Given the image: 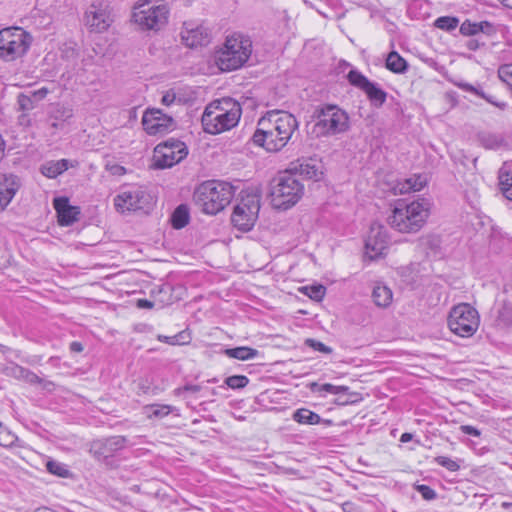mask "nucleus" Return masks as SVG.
<instances>
[{"label": "nucleus", "instance_id": "nucleus-27", "mask_svg": "<svg viewBox=\"0 0 512 512\" xmlns=\"http://www.w3.org/2000/svg\"><path fill=\"white\" fill-rule=\"evenodd\" d=\"M372 299L376 306L386 308L392 303L393 293L389 287L377 284L373 288Z\"/></svg>", "mask_w": 512, "mask_h": 512}, {"label": "nucleus", "instance_id": "nucleus-31", "mask_svg": "<svg viewBox=\"0 0 512 512\" xmlns=\"http://www.w3.org/2000/svg\"><path fill=\"white\" fill-rule=\"evenodd\" d=\"M292 419L299 424L306 425H316L321 422V417L317 413L306 408L297 409L293 413Z\"/></svg>", "mask_w": 512, "mask_h": 512}, {"label": "nucleus", "instance_id": "nucleus-10", "mask_svg": "<svg viewBox=\"0 0 512 512\" xmlns=\"http://www.w3.org/2000/svg\"><path fill=\"white\" fill-rule=\"evenodd\" d=\"M187 156V148L183 142L167 141L158 144L154 149L153 165L158 169L170 168Z\"/></svg>", "mask_w": 512, "mask_h": 512}, {"label": "nucleus", "instance_id": "nucleus-5", "mask_svg": "<svg viewBox=\"0 0 512 512\" xmlns=\"http://www.w3.org/2000/svg\"><path fill=\"white\" fill-rule=\"evenodd\" d=\"M241 116L240 105L230 98L211 102L202 115L203 128H234Z\"/></svg>", "mask_w": 512, "mask_h": 512}, {"label": "nucleus", "instance_id": "nucleus-56", "mask_svg": "<svg viewBox=\"0 0 512 512\" xmlns=\"http://www.w3.org/2000/svg\"><path fill=\"white\" fill-rule=\"evenodd\" d=\"M137 305L140 308H152L153 307V303L151 301H149V300H146V299L138 300Z\"/></svg>", "mask_w": 512, "mask_h": 512}, {"label": "nucleus", "instance_id": "nucleus-30", "mask_svg": "<svg viewBox=\"0 0 512 512\" xmlns=\"http://www.w3.org/2000/svg\"><path fill=\"white\" fill-rule=\"evenodd\" d=\"M68 169V161L61 159L57 161H48L42 164L41 173L48 178H56Z\"/></svg>", "mask_w": 512, "mask_h": 512}, {"label": "nucleus", "instance_id": "nucleus-28", "mask_svg": "<svg viewBox=\"0 0 512 512\" xmlns=\"http://www.w3.org/2000/svg\"><path fill=\"white\" fill-rule=\"evenodd\" d=\"M494 31L492 24L487 21L472 23L465 21L460 26V32L465 36L478 35L480 32L490 34Z\"/></svg>", "mask_w": 512, "mask_h": 512}, {"label": "nucleus", "instance_id": "nucleus-35", "mask_svg": "<svg viewBox=\"0 0 512 512\" xmlns=\"http://www.w3.org/2000/svg\"><path fill=\"white\" fill-rule=\"evenodd\" d=\"M386 67L395 73H402L406 70L407 64L397 52L393 51L388 54L386 59Z\"/></svg>", "mask_w": 512, "mask_h": 512}, {"label": "nucleus", "instance_id": "nucleus-29", "mask_svg": "<svg viewBox=\"0 0 512 512\" xmlns=\"http://www.w3.org/2000/svg\"><path fill=\"white\" fill-rule=\"evenodd\" d=\"M499 181L503 195L512 201V170L509 164L504 163L500 168Z\"/></svg>", "mask_w": 512, "mask_h": 512}, {"label": "nucleus", "instance_id": "nucleus-64", "mask_svg": "<svg viewBox=\"0 0 512 512\" xmlns=\"http://www.w3.org/2000/svg\"><path fill=\"white\" fill-rule=\"evenodd\" d=\"M157 130H149V135H152L154 134V132H156Z\"/></svg>", "mask_w": 512, "mask_h": 512}, {"label": "nucleus", "instance_id": "nucleus-16", "mask_svg": "<svg viewBox=\"0 0 512 512\" xmlns=\"http://www.w3.org/2000/svg\"><path fill=\"white\" fill-rule=\"evenodd\" d=\"M287 169L294 175L299 174L314 181H321L325 174V166L322 160L316 157L298 159L291 162Z\"/></svg>", "mask_w": 512, "mask_h": 512}, {"label": "nucleus", "instance_id": "nucleus-8", "mask_svg": "<svg viewBox=\"0 0 512 512\" xmlns=\"http://www.w3.org/2000/svg\"><path fill=\"white\" fill-rule=\"evenodd\" d=\"M27 34L21 28H5L0 31V58L13 61L29 47Z\"/></svg>", "mask_w": 512, "mask_h": 512}, {"label": "nucleus", "instance_id": "nucleus-23", "mask_svg": "<svg viewBox=\"0 0 512 512\" xmlns=\"http://www.w3.org/2000/svg\"><path fill=\"white\" fill-rule=\"evenodd\" d=\"M54 208L58 215V222L61 226H69L78 220L79 208L71 206L67 198L54 199Z\"/></svg>", "mask_w": 512, "mask_h": 512}, {"label": "nucleus", "instance_id": "nucleus-6", "mask_svg": "<svg viewBox=\"0 0 512 512\" xmlns=\"http://www.w3.org/2000/svg\"><path fill=\"white\" fill-rule=\"evenodd\" d=\"M479 314L467 303L454 306L448 317L449 329L460 337H471L479 327Z\"/></svg>", "mask_w": 512, "mask_h": 512}, {"label": "nucleus", "instance_id": "nucleus-20", "mask_svg": "<svg viewBox=\"0 0 512 512\" xmlns=\"http://www.w3.org/2000/svg\"><path fill=\"white\" fill-rule=\"evenodd\" d=\"M21 187V180L12 173H0V212L4 211Z\"/></svg>", "mask_w": 512, "mask_h": 512}, {"label": "nucleus", "instance_id": "nucleus-11", "mask_svg": "<svg viewBox=\"0 0 512 512\" xmlns=\"http://www.w3.org/2000/svg\"><path fill=\"white\" fill-rule=\"evenodd\" d=\"M150 202V194L140 187L122 191L114 198L115 208L121 213L146 210Z\"/></svg>", "mask_w": 512, "mask_h": 512}, {"label": "nucleus", "instance_id": "nucleus-21", "mask_svg": "<svg viewBox=\"0 0 512 512\" xmlns=\"http://www.w3.org/2000/svg\"><path fill=\"white\" fill-rule=\"evenodd\" d=\"M428 183V176L424 173L413 174L395 181L391 187L394 195H403L421 191Z\"/></svg>", "mask_w": 512, "mask_h": 512}, {"label": "nucleus", "instance_id": "nucleus-17", "mask_svg": "<svg viewBox=\"0 0 512 512\" xmlns=\"http://www.w3.org/2000/svg\"><path fill=\"white\" fill-rule=\"evenodd\" d=\"M315 128H343L348 123V114L336 105H326L317 110Z\"/></svg>", "mask_w": 512, "mask_h": 512}, {"label": "nucleus", "instance_id": "nucleus-61", "mask_svg": "<svg viewBox=\"0 0 512 512\" xmlns=\"http://www.w3.org/2000/svg\"><path fill=\"white\" fill-rule=\"evenodd\" d=\"M504 6L512 9V0H499Z\"/></svg>", "mask_w": 512, "mask_h": 512}, {"label": "nucleus", "instance_id": "nucleus-46", "mask_svg": "<svg viewBox=\"0 0 512 512\" xmlns=\"http://www.w3.org/2000/svg\"><path fill=\"white\" fill-rule=\"evenodd\" d=\"M319 391H324L330 394H340V393H346L348 391V387L346 386H336L330 383H326L321 385Z\"/></svg>", "mask_w": 512, "mask_h": 512}, {"label": "nucleus", "instance_id": "nucleus-59", "mask_svg": "<svg viewBox=\"0 0 512 512\" xmlns=\"http://www.w3.org/2000/svg\"><path fill=\"white\" fill-rule=\"evenodd\" d=\"M4 150H5V142H4L3 138H2V136L0 135V160L4 156Z\"/></svg>", "mask_w": 512, "mask_h": 512}, {"label": "nucleus", "instance_id": "nucleus-13", "mask_svg": "<svg viewBox=\"0 0 512 512\" xmlns=\"http://www.w3.org/2000/svg\"><path fill=\"white\" fill-rule=\"evenodd\" d=\"M292 134L293 130H255L252 140L267 152H278L287 145Z\"/></svg>", "mask_w": 512, "mask_h": 512}, {"label": "nucleus", "instance_id": "nucleus-45", "mask_svg": "<svg viewBox=\"0 0 512 512\" xmlns=\"http://www.w3.org/2000/svg\"><path fill=\"white\" fill-rule=\"evenodd\" d=\"M499 78L512 87V64L502 65L498 70Z\"/></svg>", "mask_w": 512, "mask_h": 512}, {"label": "nucleus", "instance_id": "nucleus-26", "mask_svg": "<svg viewBox=\"0 0 512 512\" xmlns=\"http://www.w3.org/2000/svg\"><path fill=\"white\" fill-rule=\"evenodd\" d=\"M457 86L465 92H469L475 96L485 99L487 102L491 103L492 105H494L502 110L505 109L507 106V104L505 102L499 101V100L495 99V97H493L489 94H486L482 90L480 85H472V84H469L466 82H459V83H457Z\"/></svg>", "mask_w": 512, "mask_h": 512}, {"label": "nucleus", "instance_id": "nucleus-47", "mask_svg": "<svg viewBox=\"0 0 512 512\" xmlns=\"http://www.w3.org/2000/svg\"><path fill=\"white\" fill-rule=\"evenodd\" d=\"M416 489L422 495V497L426 500H433L437 496L436 492L427 485H424V484L418 485L416 487Z\"/></svg>", "mask_w": 512, "mask_h": 512}, {"label": "nucleus", "instance_id": "nucleus-4", "mask_svg": "<svg viewBox=\"0 0 512 512\" xmlns=\"http://www.w3.org/2000/svg\"><path fill=\"white\" fill-rule=\"evenodd\" d=\"M252 52L249 38L234 34L227 37L223 48L215 56V62L221 71H233L242 67Z\"/></svg>", "mask_w": 512, "mask_h": 512}, {"label": "nucleus", "instance_id": "nucleus-49", "mask_svg": "<svg viewBox=\"0 0 512 512\" xmlns=\"http://www.w3.org/2000/svg\"><path fill=\"white\" fill-rule=\"evenodd\" d=\"M15 436L9 431H0V446H8L13 443Z\"/></svg>", "mask_w": 512, "mask_h": 512}, {"label": "nucleus", "instance_id": "nucleus-33", "mask_svg": "<svg viewBox=\"0 0 512 512\" xmlns=\"http://www.w3.org/2000/svg\"><path fill=\"white\" fill-rule=\"evenodd\" d=\"M189 222V209L186 205H179L171 216V224L175 229L185 227Z\"/></svg>", "mask_w": 512, "mask_h": 512}, {"label": "nucleus", "instance_id": "nucleus-22", "mask_svg": "<svg viewBox=\"0 0 512 512\" xmlns=\"http://www.w3.org/2000/svg\"><path fill=\"white\" fill-rule=\"evenodd\" d=\"M259 126H273V128H297L298 123L295 117L283 110L268 111L258 121Z\"/></svg>", "mask_w": 512, "mask_h": 512}, {"label": "nucleus", "instance_id": "nucleus-52", "mask_svg": "<svg viewBox=\"0 0 512 512\" xmlns=\"http://www.w3.org/2000/svg\"><path fill=\"white\" fill-rule=\"evenodd\" d=\"M48 92H49L48 89L43 87V88H41L39 90L32 91V92H29V93L33 97L34 101L36 103H38L39 101H41L42 99H44L46 97Z\"/></svg>", "mask_w": 512, "mask_h": 512}, {"label": "nucleus", "instance_id": "nucleus-7", "mask_svg": "<svg viewBox=\"0 0 512 512\" xmlns=\"http://www.w3.org/2000/svg\"><path fill=\"white\" fill-rule=\"evenodd\" d=\"M260 197L257 194H246L242 196L234 207L231 221L240 231H250L259 214Z\"/></svg>", "mask_w": 512, "mask_h": 512}, {"label": "nucleus", "instance_id": "nucleus-62", "mask_svg": "<svg viewBox=\"0 0 512 512\" xmlns=\"http://www.w3.org/2000/svg\"><path fill=\"white\" fill-rule=\"evenodd\" d=\"M205 131L212 135H217V134L223 132L224 130L217 129V130H205Z\"/></svg>", "mask_w": 512, "mask_h": 512}, {"label": "nucleus", "instance_id": "nucleus-44", "mask_svg": "<svg viewBox=\"0 0 512 512\" xmlns=\"http://www.w3.org/2000/svg\"><path fill=\"white\" fill-rule=\"evenodd\" d=\"M305 344L312 348L313 350L315 351H318V352H321V353H324V354H330L332 353V348L325 345L324 343L318 341V340H315V339H311V338H308L305 340Z\"/></svg>", "mask_w": 512, "mask_h": 512}, {"label": "nucleus", "instance_id": "nucleus-12", "mask_svg": "<svg viewBox=\"0 0 512 512\" xmlns=\"http://www.w3.org/2000/svg\"><path fill=\"white\" fill-rule=\"evenodd\" d=\"M84 22L92 32L106 31L112 23L109 5L101 0L91 3L85 12Z\"/></svg>", "mask_w": 512, "mask_h": 512}, {"label": "nucleus", "instance_id": "nucleus-14", "mask_svg": "<svg viewBox=\"0 0 512 512\" xmlns=\"http://www.w3.org/2000/svg\"><path fill=\"white\" fill-rule=\"evenodd\" d=\"M347 78L351 85L359 88L367 95L374 106L381 107L385 103L387 93L359 71L351 70Z\"/></svg>", "mask_w": 512, "mask_h": 512}, {"label": "nucleus", "instance_id": "nucleus-25", "mask_svg": "<svg viewBox=\"0 0 512 512\" xmlns=\"http://www.w3.org/2000/svg\"><path fill=\"white\" fill-rule=\"evenodd\" d=\"M478 139L486 149H500L507 146V141L502 133L493 130H481Z\"/></svg>", "mask_w": 512, "mask_h": 512}, {"label": "nucleus", "instance_id": "nucleus-37", "mask_svg": "<svg viewBox=\"0 0 512 512\" xmlns=\"http://www.w3.org/2000/svg\"><path fill=\"white\" fill-rule=\"evenodd\" d=\"M459 24V20L456 17L442 16L435 20L434 25L445 31L454 30Z\"/></svg>", "mask_w": 512, "mask_h": 512}, {"label": "nucleus", "instance_id": "nucleus-63", "mask_svg": "<svg viewBox=\"0 0 512 512\" xmlns=\"http://www.w3.org/2000/svg\"><path fill=\"white\" fill-rule=\"evenodd\" d=\"M438 242H439V241H438V239H437V238L427 239V243H431V244H434V243H435V245H436V244H438Z\"/></svg>", "mask_w": 512, "mask_h": 512}, {"label": "nucleus", "instance_id": "nucleus-60", "mask_svg": "<svg viewBox=\"0 0 512 512\" xmlns=\"http://www.w3.org/2000/svg\"><path fill=\"white\" fill-rule=\"evenodd\" d=\"M34 512H56L48 507H40L34 510Z\"/></svg>", "mask_w": 512, "mask_h": 512}, {"label": "nucleus", "instance_id": "nucleus-53", "mask_svg": "<svg viewBox=\"0 0 512 512\" xmlns=\"http://www.w3.org/2000/svg\"><path fill=\"white\" fill-rule=\"evenodd\" d=\"M460 430L465 434L472 435L475 437H479L481 435V432L477 428L470 425H462L460 427Z\"/></svg>", "mask_w": 512, "mask_h": 512}, {"label": "nucleus", "instance_id": "nucleus-51", "mask_svg": "<svg viewBox=\"0 0 512 512\" xmlns=\"http://www.w3.org/2000/svg\"><path fill=\"white\" fill-rule=\"evenodd\" d=\"M176 100V93L173 90L166 91L161 99V103L166 106H170Z\"/></svg>", "mask_w": 512, "mask_h": 512}, {"label": "nucleus", "instance_id": "nucleus-18", "mask_svg": "<svg viewBox=\"0 0 512 512\" xmlns=\"http://www.w3.org/2000/svg\"><path fill=\"white\" fill-rule=\"evenodd\" d=\"M126 438L124 436H112L105 439H97L91 442L89 452L97 460H106L112 457L116 452L125 447Z\"/></svg>", "mask_w": 512, "mask_h": 512}, {"label": "nucleus", "instance_id": "nucleus-43", "mask_svg": "<svg viewBox=\"0 0 512 512\" xmlns=\"http://www.w3.org/2000/svg\"><path fill=\"white\" fill-rule=\"evenodd\" d=\"M435 462L438 465L445 467L447 470H449L451 472H455V471L459 470V468H460V465L455 460H453L449 457H446V456L436 457Z\"/></svg>", "mask_w": 512, "mask_h": 512}, {"label": "nucleus", "instance_id": "nucleus-1", "mask_svg": "<svg viewBox=\"0 0 512 512\" xmlns=\"http://www.w3.org/2000/svg\"><path fill=\"white\" fill-rule=\"evenodd\" d=\"M432 209V203L427 198H418L411 202L398 200L387 222L391 228L400 233H417L426 224Z\"/></svg>", "mask_w": 512, "mask_h": 512}, {"label": "nucleus", "instance_id": "nucleus-19", "mask_svg": "<svg viewBox=\"0 0 512 512\" xmlns=\"http://www.w3.org/2000/svg\"><path fill=\"white\" fill-rule=\"evenodd\" d=\"M182 42L190 47L205 46L210 42V32L202 25L184 23L181 31Z\"/></svg>", "mask_w": 512, "mask_h": 512}, {"label": "nucleus", "instance_id": "nucleus-50", "mask_svg": "<svg viewBox=\"0 0 512 512\" xmlns=\"http://www.w3.org/2000/svg\"><path fill=\"white\" fill-rule=\"evenodd\" d=\"M200 390H201V387L199 385L187 384L183 387H179V388L175 389L174 393L176 395H181L183 392L197 393Z\"/></svg>", "mask_w": 512, "mask_h": 512}, {"label": "nucleus", "instance_id": "nucleus-58", "mask_svg": "<svg viewBox=\"0 0 512 512\" xmlns=\"http://www.w3.org/2000/svg\"><path fill=\"white\" fill-rule=\"evenodd\" d=\"M413 438V435L411 433H403L400 437V441L402 443H406V442H409L410 440H412Z\"/></svg>", "mask_w": 512, "mask_h": 512}, {"label": "nucleus", "instance_id": "nucleus-9", "mask_svg": "<svg viewBox=\"0 0 512 512\" xmlns=\"http://www.w3.org/2000/svg\"><path fill=\"white\" fill-rule=\"evenodd\" d=\"M133 19L143 30H160L168 19V9L166 5L140 4L133 12Z\"/></svg>", "mask_w": 512, "mask_h": 512}, {"label": "nucleus", "instance_id": "nucleus-38", "mask_svg": "<svg viewBox=\"0 0 512 512\" xmlns=\"http://www.w3.org/2000/svg\"><path fill=\"white\" fill-rule=\"evenodd\" d=\"M301 291L309 298L320 301L325 296L326 289L323 285H312L303 287Z\"/></svg>", "mask_w": 512, "mask_h": 512}, {"label": "nucleus", "instance_id": "nucleus-41", "mask_svg": "<svg viewBox=\"0 0 512 512\" xmlns=\"http://www.w3.org/2000/svg\"><path fill=\"white\" fill-rule=\"evenodd\" d=\"M17 103L19 105V109L22 111L32 110L36 106V102L33 97L29 94L21 93L18 95Z\"/></svg>", "mask_w": 512, "mask_h": 512}, {"label": "nucleus", "instance_id": "nucleus-40", "mask_svg": "<svg viewBox=\"0 0 512 512\" xmlns=\"http://www.w3.org/2000/svg\"><path fill=\"white\" fill-rule=\"evenodd\" d=\"M249 379L244 375H233L225 379V384L231 389H241L248 385Z\"/></svg>", "mask_w": 512, "mask_h": 512}, {"label": "nucleus", "instance_id": "nucleus-3", "mask_svg": "<svg viewBox=\"0 0 512 512\" xmlns=\"http://www.w3.org/2000/svg\"><path fill=\"white\" fill-rule=\"evenodd\" d=\"M304 194V185L295 175L286 169L279 173L271 183V203L277 209H289L294 206Z\"/></svg>", "mask_w": 512, "mask_h": 512}, {"label": "nucleus", "instance_id": "nucleus-54", "mask_svg": "<svg viewBox=\"0 0 512 512\" xmlns=\"http://www.w3.org/2000/svg\"><path fill=\"white\" fill-rule=\"evenodd\" d=\"M76 50L72 46L64 45V48L62 49V57L70 59L76 57Z\"/></svg>", "mask_w": 512, "mask_h": 512}, {"label": "nucleus", "instance_id": "nucleus-34", "mask_svg": "<svg viewBox=\"0 0 512 512\" xmlns=\"http://www.w3.org/2000/svg\"><path fill=\"white\" fill-rule=\"evenodd\" d=\"M173 407L165 404H152L144 407L147 418H163L173 411Z\"/></svg>", "mask_w": 512, "mask_h": 512}, {"label": "nucleus", "instance_id": "nucleus-24", "mask_svg": "<svg viewBox=\"0 0 512 512\" xmlns=\"http://www.w3.org/2000/svg\"><path fill=\"white\" fill-rule=\"evenodd\" d=\"M142 124L144 128H168L174 124V120L160 109L153 108L144 112Z\"/></svg>", "mask_w": 512, "mask_h": 512}, {"label": "nucleus", "instance_id": "nucleus-2", "mask_svg": "<svg viewBox=\"0 0 512 512\" xmlns=\"http://www.w3.org/2000/svg\"><path fill=\"white\" fill-rule=\"evenodd\" d=\"M234 187L225 181L209 180L201 183L193 193L195 205L205 214L215 215L230 204Z\"/></svg>", "mask_w": 512, "mask_h": 512}, {"label": "nucleus", "instance_id": "nucleus-57", "mask_svg": "<svg viewBox=\"0 0 512 512\" xmlns=\"http://www.w3.org/2000/svg\"><path fill=\"white\" fill-rule=\"evenodd\" d=\"M480 46L479 44V40L478 39H470L468 42H467V47L470 49V50H476L478 49Z\"/></svg>", "mask_w": 512, "mask_h": 512}, {"label": "nucleus", "instance_id": "nucleus-48", "mask_svg": "<svg viewBox=\"0 0 512 512\" xmlns=\"http://www.w3.org/2000/svg\"><path fill=\"white\" fill-rule=\"evenodd\" d=\"M106 169L112 174V175H115V176H122L126 173V169L125 167H123L122 165H119V164H107L106 165Z\"/></svg>", "mask_w": 512, "mask_h": 512}, {"label": "nucleus", "instance_id": "nucleus-55", "mask_svg": "<svg viewBox=\"0 0 512 512\" xmlns=\"http://www.w3.org/2000/svg\"><path fill=\"white\" fill-rule=\"evenodd\" d=\"M70 349L73 352L79 353L83 351V346L80 342L74 341L70 344Z\"/></svg>", "mask_w": 512, "mask_h": 512}, {"label": "nucleus", "instance_id": "nucleus-15", "mask_svg": "<svg viewBox=\"0 0 512 512\" xmlns=\"http://www.w3.org/2000/svg\"><path fill=\"white\" fill-rule=\"evenodd\" d=\"M389 237L383 225L374 223L370 227L365 241V253L371 259H376L385 254L388 249Z\"/></svg>", "mask_w": 512, "mask_h": 512}, {"label": "nucleus", "instance_id": "nucleus-39", "mask_svg": "<svg viewBox=\"0 0 512 512\" xmlns=\"http://www.w3.org/2000/svg\"><path fill=\"white\" fill-rule=\"evenodd\" d=\"M158 340L161 342L168 343L170 345L187 344L190 341V337L185 332H180L174 336L158 335Z\"/></svg>", "mask_w": 512, "mask_h": 512}, {"label": "nucleus", "instance_id": "nucleus-36", "mask_svg": "<svg viewBox=\"0 0 512 512\" xmlns=\"http://www.w3.org/2000/svg\"><path fill=\"white\" fill-rule=\"evenodd\" d=\"M19 377L23 378L26 382L30 384H42L43 388L50 389L54 386V384L51 381H44L41 379L38 375L33 373L30 370L24 369L19 367Z\"/></svg>", "mask_w": 512, "mask_h": 512}, {"label": "nucleus", "instance_id": "nucleus-42", "mask_svg": "<svg viewBox=\"0 0 512 512\" xmlns=\"http://www.w3.org/2000/svg\"><path fill=\"white\" fill-rule=\"evenodd\" d=\"M46 466L47 470L54 475L66 477L69 474L68 469L60 462L49 461Z\"/></svg>", "mask_w": 512, "mask_h": 512}, {"label": "nucleus", "instance_id": "nucleus-32", "mask_svg": "<svg viewBox=\"0 0 512 512\" xmlns=\"http://www.w3.org/2000/svg\"><path fill=\"white\" fill-rule=\"evenodd\" d=\"M225 354L230 358H235L244 361L255 358L258 355V351L251 347L241 346L226 349Z\"/></svg>", "mask_w": 512, "mask_h": 512}]
</instances>
